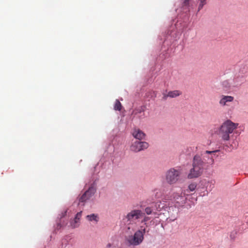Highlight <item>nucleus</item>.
<instances>
[{
  "label": "nucleus",
  "instance_id": "nucleus-21",
  "mask_svg": "<svg viewBox=\"0 0 248 248\" xmlns=\"http://www.w3.org/2000/svg\"><path fill=\"white\" fill-rule=\"evenodd\" d=\"M197 185L195 183H191L188 186V189L190 191H193L196 188Z\"/></svg>",
  "mask_w": 248,
  "mask_h": 248
},
{
  "label": "nucleus",
  "instance_id": "nucleus-7",
  "mask_svg": "<svg viewBox=\"0 0 248 248\" xmlns=\"http://www.w3.org/2000/svg\"><path fill=\"white\" fill-rule=\"evenodd\" d=\"M149 144L145 141H135L130 146V150L134 152H138L147 149Z\"/></svg>",
  "mask_w": 248,
  "mask_h": 248
},
{
  "label": "nucleus",
  "instance_id": "nucleus-6",
  "mask_svg": "<svg viewBox=\"0 0 248 248\" xmlns=\"http://www.w3.org/2000/svg\"><path fill=\"white\" fill-rule=\"evenodd\" d=\"M170 200L177 207L183 206L186 203V198L185 196V193L183 192H173L170 196Z\"/></svg>",
  "mask_w": 248,
  "mask_h": 248
},
{
  "label": "nucleus",
  "instance_id": "nucleus-8",
  "mask_svg": "<svg viewBox=\"0 0 248 248\" xmlns=\"http://www.w3.org/2000/svg\"><path fill=\"white\" fill-rule=\"evenodd\" d=\"M96 189L93 186H90L89 189L79 198V203L84 202L89 200L95 192Z\"/></svg>",
  "mask_w": 248,
  "mask_h": 248
},
{
  "label": "nucleus",
  "instance_id": "nucleus-5",
  "mask_svg": "<svg viewBox=\"0 0 248 248\" xmlns=\"http://www.w3.org/2000/svg\"><path fill=\"white\" fill-rule=\"evenodd\" d=\"M144 213L139 209H134L129 212L125 217L129 224H135L137 220H140L143 217Z\"/></svg>",
  "mask_w": 248,
  "mask_h": 248
},
{
  "label": "nucleus",
  "instance_id": "nucleus-13",
  "mask_svg": "<svg viewBox=\"0 0 248 248\" xmlns=\"http://www.w3.org/2000/svg\"><path fill=\"white\" fill-rule=\"evenodd\" d=\"M81 211L78 212L77 214L74 221H72L71 223L73 228H77L78 227V223L79 222V220L81 217Z\"/></svg>",
  "mask_w": 248,
  "mask_h": 248
},
{
  "label": "nucleus",
  "instance_id": "nucleus-18",
  "mask_svg": "<svg viewBox=\"0 0 248 248\" xmlns=\"http://www.w3.org/2000/svg\"><path fill=\"white\" fill-rule=\"evenodd\" d=\"M200 3L199 5L198 11H199L202 8L203 6L206 4L207 0H199Z\"/></svg>",
  "mask_w": 248,
  "mask_h": 248
},
{
  "label": "nucleus",
  "instance_id": "nucleus-20",
  "mask_svg": "<svg viewBox=\"0 0 248 248\" xmlns=\"http://www.w3.org/2000/svg\"><path fill=\"white\" fill-rule=\"evenodd\" d=\"M232 84V83H230V82H229V81L228 80H225V81H224L223 82H222V85L223 86L226 88V89H229L231 87V85Z\"/></svg>",
  "mask_w": 248,
  "mask_h": 248
},
{
  "label": "nucleus",
  "instance_id": "nucleus-17",
  "mask_svg": "<svg viewBox=\"0 0 248 248\" xmlns=\"http://www.w3.org/2000/svg\"><path fill=\"white\" fill-rule=\"evenodd\" d=\"M152 208V207H150V206L146 207L145 209V213L148 215H151L152 214H155L156 212H154Z\"/></svg>",
  "mask_w": 248,
  "mask_h": 248
},
{
  "label": "nucleus",
  "instance_id": "nucleus-16",
  "mask_svg": "<svg viewBox=\"0 0 248 248\" xmlns=\"http://www.w3.org/2000/svg\"><path fill=\"white\" fill-rule=\"evenodd\" d=\"M122 106L120 102L118 100H116L115 102L114 109L115 110L120 111L122 109Z\"/></svg>",
  "mask_w": 248,
  "mask_h": 248
},
{
  "label": "nucleus",
  "instance_id": "nucleus-10",
  "mask_svg": "<svg viewBox=\"0 0 248 248\" xmlns=\"http://www.w3.org/2000/svg\"><path fill=\"white\" fill-rule=\"evenodd\" d=\"M234 100V97L229 95H222L219 100V103L222 106L229 105V103L232 102Z\"/></svg>",
  "mask_w": 248,
  "mask_h": 248
},
{
  "label": "nucleus",
  "instance_id": "nucleus-11",
  "mask_svg": "<svg viewBox=\"0 0 248 248\" xmlns=\"http://www.w3.org/2000/svg\"><path fill=\"white\" fill-rule=\"evenodd\" d=\"M133 136L139 140L144 139L145 134L141 130L138 128H135L132 132Z\"/></svg>",
  "mask_w": 248,
  "mask_h": 248
},
{
  "label": "nucleus",
  "instance_id": "nucleus-23",
  "mask_svg": "<svg viewBox=\"0 0 248 248\" xmlns=\"http://www.w3.org/2000/svg\"><path fill=\"white\" fill-rule=\"evenodd\" d=\"M190 0H185L184 2V6H187Z\"/></svg>",
  "mask_w": 248,
  "mask_h": 248
},
{
  "label": "nucleus",
  "instance_id": "nucleus-2",
  "mask_svg": "<svg viewBox=\"0 0 248 248\" xmlns=\"http://www.w3.org/2000/svg\"><path fill=\"white\" fill-rule=\"evenodd\" d=\"M145 232L146 228L141 226L140 229L136 231L133 235H130L126 236L125 241L129 246H138L142 242Z\"/></svg>",
  "mask_w": 248,
  "mask_h": 248
},
{
  "label": "nucleus",
  "instance_id": "nucleus-1",
  "mask_svg": "<svg viewBox=\"0 0 248 248\" xmlns=\"http://www.w3.org/2000/svg\"><path fill=\"white\" fill-rule=\"evenodd\" d=\"M238 125V124L234 123L230 120H227L221 125L218 135L223 140L228 141L230 140V134L237 128Z\"/></svg>",
  "mask_w": 248,
  "mask_h": 248
},
{
  "label": "nucleus",
  "instance_id": "nucleus-19",
  "mask_svg": "<svg viewBox=\"0 0 248 248\" xmlns=\"http://www.w3.org/2000/svg\"><path fill=\"white\" fill-rule=\"evenodd\" d=\"M142 218H143V219L141 220V223H144V225L147 226L146 222L150 219V217L146 216L144 213V215Z\"/></svg>",
  "mask_w": 248,
  "mask_h": 248
},
{
  "label": "nucleus",
  "instance_id": "nucleus-9",
  "mask_svg": "<svg viewBox=\"0 0 248 248\" xmlns=\"http://www.w3.org/2000/svg\"><path fill=\"white\" fill-rule=\"evenodd\" d=\"M203 171V170H202L201 169L192 166V168L190 170L187 177L188 179L198 178L202 175Z\"/></svg>",
  "mask_w": 248,
  "mask_h": 248
},
{
  "label": "nucleus",
  "instance_id": "nucleus-22",
  "mask_svg": "<svg viewBox=\"0 0 248 248\" xmlns=\"http://www.w3.org/2000/svg\"><path fill=\"white\" fill-rule=\"evenodd\" d=\"M143 111H144V108L142 107H140L138 109H136L135 110H134L133 111V113L135 114H137V113H141Z\"/></svg>",
  "mask_w": 248,
  "mask_h": 248
},
{
  "label": "nucleus",
  "instance_id": "nucleus-15",
  "mask_svg": "<svg viewBox=\"0 0 248 248\" xmlns=\"http://www.w3.org/2000/svg\"><path fill=\"white\" fill-rule=\"evenodd\" d=\"M160 202H156L155 203H153L152 204H151L150 206H149L150 207H152L153 211L154 212H155L157 210H158L159 209L161 208L160 207Z\"/></svg>",
  "mask_w": 248,
  "mask_h": 248
},
{
  "label": "nucleus",
  "instance_id": "nucleus-3",
  "mask_svg": "<svg viewBox=\"0 0 248 248\" xmlns=\"http://www.w3.org/2000/svg\"><path fill=\"white\" fill-rule=\"evenodd\" d=\"M217 151H206L204 153L201 154V155H196L194 157L192 161V166H194L196 167H198L199 169H201L202 170H203L204 167L206 164V159H210L212 161H213V157L207 156L206 155L212 154L213 153L217 152Z\"/></svg>",
  "mask_w": 248,
  "mask_h": 248
},
{
  "label": "nucleus",
  "instance_id": "nucleus-12",
  "mask_svg": "<svg viewBox=\"0 0 248 248\" xmlns=\"http://www.w3.org/2000/svg\"><path fill=\"white\" fill-rule=\"evenodd\" d=\"M181 94V92L178 90L170 91L167 94L164 95L163 98L165 99H166L168 97L174 98L180 95Z\"/></svg>",
  "mask_w": 248,
  "mask_h": 248
},
{
  "label": "nucleus",
  "instance_id": "nucleus-24",
  "mask_svg": "<svg viewBox=\"0 0 248 248\" xmlns=\"http://www.w3.org/2000/svg\"><path fill=\"white\" fill-rule=\"evenodd\" d=\"M66 212H67V211H65L64 212V213L63 214H62V217H64L65 216V215H66Z\"/></svg>",
  "mask_w": 248,
  "mask_h": 248
},
{
  "label": "nucleus",
  "instance_id": "nucleus-4",
  "mask_svg": "<svg viewBox=\"0 0 248 248\" xmlns=\"http://www.w3.org/2000/svg\"><path fill=\"white\" fill-rule=\"evenodd\" d=\"M181 174L180 170L171 168L166 172L165 180L169 184H174L179 179Z\"/></svg>",
  "mask_w": 248,
  "mask_h": 248
},
{
  "label": "nucleus",
  "instance_id": "nucleus-14",
  "mask_svg": "<svg viewBox=\"0 0 248 248\" xmlns=\"http://www.w3.org/2000/svg\"><path fill=\"white\" fill-rule=\"evenodd\" d=\"M86 218L89 221H94L97 223L99 221V217L98 215L92 214L86 216Z\"/></svg>",
  "mask_w": 248,
  "mask_h": 248
}]
</instances>
